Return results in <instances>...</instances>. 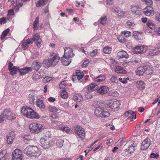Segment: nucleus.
<instances>
[{
    "instance_id": "obj_1",
    "label": "nucleus",
    "mask_w": 160,
    "mask_h": 160,
    "mask_svg": "<svg viewBox=\"0 0 160 160\" xmlns=\"http://www.w3.org/2000/svg\"><path fill=\"white\" fill-rule=\"evenodd\" d=\"M49 57V59L44 60L43 61V66L46 68L54 67L60 61L59 56L55 53L52 52Z\"/></svg>"
},
{
    "instance_id": "obj_2",
    "label": "nucleus",
    "mask_w": 160,
    "mask_h": 160,
    "mask_svg": "<svg viewBox=\"0 0 160 160\" xmlns=\"http://www.w3.org/2000/svg\"><path fill=\"white\" fill-rule=\"evenodd\" d=\"M24 154L30 157L37 158L41 154L38 148L34 146L29 145L23 151Z\"/></svg>"
},
{
    "instance_id": "obj_3",
    "label": "nucleus",
    "mask_w": 160,
    "mask_h": 160,
    "mask_svg": "<svg viewBox=\"0 0 160 160\" xmlns=\"http://www.w3.org/2000/svg\"><path fill=\"white\" fill-rule=\"evenodd\" d=\"M21 112L28 118L39 119L40 118V116L37 113L31 108L27 106L22 107L21 109Z\"/></svg>"
},
{
    "instance_id": "obj_4",
    "label": "nucleus",
    "mask_w": 160,
    "mask_h": 160,
    "mask_svg": "<svg viewBox=\"0 0 160 160\" xmlns=\"http://www.w3.org/2000/svg\"><path fill=\"white\" fill-rule=\"evenodd\" d=\"M16 116L15 113L9 109L5 108L1 112L0 123H2L6 119L13 120L15 119Z\"/></svg>"
},
{
    "instance_id": "obj_5",
    "label": "nucleus",
    "mask_w": 160,
    "mask_h": 160,
    "mask_svg": "<svg viewBox=\"0 0 160 160\" xmlns=\"http://www.w3.org/2000/svg\"><path fill=\"white\" fill-rule=\"evenodd\" d=\"M94 113L97 117L101 118H107L110 115L108 110L101 107L96 108L94 110Z\"/></svg>"
},
{
    "instance_id": "obj_6",
    "label": "nucleus",
    "mask_w": 160,
    "mask_h": 160,
    "mask_svg": "<svg viewBox=\"0 0 160 160\" xmlns=\"http://www.w3.org/2000/svg\"><path fill=\"white\" fill-rule=\"evenodd\" d=\"M29 128L31 133H38L41 132V130L43 129L44 127L39 123L33 122L30 124Z\"/></svg>"
},
{
    "instance_id": "obj_7",
    "label": "nucleus",
    "mask_w": 160,
    "mask_h": 160,
    "mask_svg": "<svg viewBox=\"0 0 160 160\" xmlns=\"http://www.w3.org/2000/svg\"><path fill=\"white\" fill-rule=\"evenodd\" d=\"M84 76L83 73L79 70H76L72 75V80L73 82H80V81Z\"/></svg>"
},
{
    "instance_id": "obj_8",
    "label": "nucleus",
    "mask_w": 160,
    "mask_h": 160,
    "mask_svg": "<svg viewBox=\"0 0 160 160\" xmlns=\"http://www.w3.org/2000/svg\"><path fill=\"white\" fill-rule=\"evenodd\" d=\"M119 102L116 100H111L106 102L104 106L106 108L111 109H116L119 107Z\"/></svg>"
},
{
    "instance_id": "obj_9",
    "label": "nucleus",
    "mask_w": 160,
    "mask_h": 160,
    "mask_svg": "<svg viewBox=\"0 0 160 160\" xmlns=\"http://www.w3.org/2000/svg\"><path fill=\"white\" fill-rule=\"evenodd\" d=\"M29 39L32 42V44L33 42H35L37 47L39 48L41 47L42 41L40 38V35L38 33L33 35L32 38Z\"/></svg>"
},
{
    "instance_id": "obj_10",
    "label": "nucleus",
    "mask_w": 160,
    "mask_h": 160,
    "mask_svg": "<svg viewBox=\"0 0 160 160\" xmlns=\"http://www.w3.org/2000/svg\"><path fill=\"white\" fill-rule=\"evenodd\" d=\"M41 146L45 149H47L52 146L53 142L49 141L44 138H41L40 140Z\"/></svg>"
},
{
    "instance_id": "obj_11",
    "label": "nucleus",
    "mask_w": 160,
    "mask_h": 160,
    "mask_svg": "<svg viewBox=\"0 0 160 160\" xmlns=\"http://www.w3.org/2000/svg\"><path fill=\"white\" fill-rule=\"evenodd\" d=\"M74 129L75 132L81 140L85 138V131L82 127L77 126L74 127Z\"/></svg>"
},
{
    "instance_id": "obj_12",
    "label": "nucleus",
    "mask_w": 160,
    "mask_h": 160,
    "mask_svg": "<svg viewBox=\"0 0 160 160\" xmlns=\"http://www.w3.org/2000/svg\"><path fill=\"white\" fill-rule=\"evenodd\" d=\"M22 152L18 149H16L12 153V160H22Z\"/></svg>"
},
{
    "instance_id": "obj_13",
    "label": "nucleus",
    "mask_w": 160,
    "mask_h": 160,
    "mask_svg": "<svg viewBox=\"0 0 160 160\" xmlns=\"http://www.w3.org/2000/svg\"><path fill=\"white\" fill-rule=\"evenodd\" d=\"M144 14L147 16L151 17L153 15L154 12L152 6H147L143 10Z\"/></svg>"
},
{
    "instance_id": "obj_14",
    "label": "nucleus",
    "mask_w": 160,
    "mask_h": 160,
    "mask_svg": "<svg viewBox=\"0 0 160 160\" xmlns=\"http://www.w3.org/2000/svg\"><path fill=\"white\" fill-rule=\"evenodd\" d=\"M147 50L146 47L143 46H136L133 49L134 53L138 54L145 52Z\"/></svg>"
},
{
    "instance_id": "obj_15",
    "label": "nucleus",
    "mask_w": 160,
    "mask_h": 160,
    "mask_svg": "<svg viewBox=\"0 0 160 160\" xmlns=\"http://www.w3.org/2000/svg\"><path fill=\"white\" fill-rule=\"evenodd\" d=\"M63 49H64L63 56L70 58L74 56V54L73 53V50L72 48L68 47H64L63 48Z\"/></svg>"
},
{
    "instance_id": "obj_16",
    "label": "nucleus",
    "mask_w": 160,
    "mask_h": 160,
    "mask_svg": "<svg viewBox=\"0 0 160 160\" xmlns=\"http://www.w3.org/2000/svg\"><path fill=\"white\" fill-rule=\"evenodd\" d=\"M151 144V141L149 138H146L142 142L141 146V150H144L148 149Z\"/></svg>"
},
{
    "instance_id": "obj_17",
    "label": "nucleus",
    "mask_w": 160,
    "mask_h": 160,
    "mask_svg": "<svg viewBox=\"0 0 160 160\" xmlns=\"http://www.w3.org/2000/svg\"><path fill=\"white\" fill-rule=\"evenodd\" d=\"M130 9L132 13L137 15H139L142 11L141 9L138 5H131Z\"/></svg>"
},
{
    "instance_id": "obj_18",
    "label": "nucleus",
    "mask_w": 160,
    "mask_h": 160,
    "mask_svg": "<svg viewBox=\"0 0 160 160\" xmlns=\"http://www.w3.org/2000/svg\"><path fill=\"white\" fill-rule=\"evenodd\" d=\"M109 90V88L108 86H102L97 89V92L101 95H103L107 93Z\"/></svg>"
},
{
    "instance_id": "obj_19",
    "label": "nucleus",
    "mask_w": 160,
    "mask_h": 160,
    "mask_svg": "<svg viewBox=\"0 0 160 160\" xmlns=\"http://www.w3.org/2000/svg\"><path fill=\"white\" fill-rule=\"evenodd\" d=\"M112 11L117 15L121 17H123L125 13V12L122 11L119 8L117 7H113L112 9Z\"/></svg>"
},
{
    "instance_id": "obj_20",
    "label": "nucleus",
    "mask_w": 160,
    "mask_h": 160,
    "mask_svg": "<svg viewBox=\"0 0 160 160\" xmlns=\"http://www.w3.org/2000/svg\"><path fill=\"white\" fill-rule=\"evenodd\" d=\"M32 67H26L21 69L19 68L18 72L19 73L20 75H22L32 71Z\"/></svg>"
},
{
    "instance_id": "obj_21",
    "label": "nucleus",
    "mask_w": 160,
    "mask_h": 160,
    "mask_svg": "<svg viewBox=\"0 0 160 160\" xmlns=\"http://www.w3.org/2000/svg\"><path fill=\"white\" fill-rule=\"evenodd\" d=\"M136 144L135 143H132L128 147V148L125 149L124 151L126 155L131 154L134 152L135 150V147Z\"/></svg>"
},
{
    "instance_id": "obj_22",
    "label": "nucleus",
    "mask_w": 160,
    "mask_h": 160,
    "mask_svg": "<svg viewBox=\"0 0 160 160\" xmlns=\"http://www.w3.org/2000/svg\"><path fill=\"white\" fill-rule=\"evenodd\" d=\"M124 115L126 117L128 118H131V121H132L133 119H136V115L135 112L131 110H129L127 111L125 113Z\"/></svg>"
},
{
    "instance_id": "obj_23",
    "label": "nucleus",
    "mask_w": 160,
    "mask_h": 160,
    "mask_svg": "<svg viewBox=\"0 0 160 160\" xmlns=\"http://www.w3.org/2000/svg\"><path fill=\"white\" fill-rule=\"evenodd\" d=\"M37 97V95L35 93H31L29 94L28 96V98L30 103L32 105H34L35 104L36 98Z\"/></svg>"
},
{
    "instance_id": "obj_24",
    "label": "nucleus",
    "mask_w": 160,
    "mask_h": 160,
    "mask_svg": "<svg viewBox=\"0 0 160 160\" xmlns=\"http://www.w3.org/2000/svg\"><path fill=\"white\" fill-rule=\"evenodd\" d=\"M160 52V50L156 47L151 49L149 52V55L150 56H154L157 55Z\"/></svg>"
},
{
    "instance_id": "obj_25",
    "label": "nucleus",
    "mask_w": 160,
    "mask_h": 160,
    "mask_svg": "<svg viewBox=\"0 0 160 160\" xmlns=\"http://www.w3.org/2000/svg\"><path fill=\"white\" fill-rule=\"evenodd\" d=\"M70 58L66 57L63 55L61 58V62L62 64L65 66L68 65L71 62V59Z\"/></svg>"
},
{
    "instance_id": "obj_26",
    "label": "nucleus",
    "mask_w": 160,
    "mask_h": 160,
    "mask_svg": "<svg viewBox=\"0 0 160 160\" xmlns=\"http://www.w3.org/2000/svg\"><path fill=\"white\" fill-rule=\"evenodd\" d=\"M146 66H141L138 67L136 73L137 75L139 76L142 75L147 69Z\"/></svg>"
},
{
    "instance_id": "obj_27",
    "label": "nucleus",
    "mask_w": 160,
    "mask_h": 160,
    "mask_svg": "<svg viewBox=\"0 0 160 160\" xmlns=\"http://www.w3.org/2000/svg\"><path fill=\"white\" fill-rule=\"evenodd\" d=\"M117 56L119 58H125L126 59L129 58V56L127 52L124 51H119L118 53Z\"/></svg>"
},
{
    "instance_id": "obj_28",
    "label": "nucleus",
    "mask_w": 160,
    "mask_h": 160,
    "mask_svg": "<svg viewBox=\"0 0 160 160\" xmlns=\"http://www.w3.org/2000/svg\"><path fill=\"white\" fill-rule=\"evenodd\" d=\"M105 75H100L98 77L94 78L93 80L95 82L99 83L103 82L106 79Z\"/></svg>"
},
{
    "instance_id": "obj_29",
    "label": "nucleus",
    "mask_w": 160,
    "mask_h": 160,
    "mask_svg": "<svg viewBox=\"0 0 160 160\" xmlns=\"http://www.w3.org/2000/svg\"><path fill=\"white\" fill-rule=\"evenodd\" d=\"M30 44H32V42L29 39H28L22 42L21 47L23 50H26L29 47Z\"/></svg>"
},
{
    "instance_id": "obj_30",
    "label": "nucleus",
    "mask_w": 160,
    "mask_h": 160,
    "mask_svg": "<svg viewBox=\"0 0 160 160\" xmlns=\"http://www.w3.org/2000/svg\"><path fill=\"white\" fill-rule=\"evenodd\" d=\"M114 70L115 72L119 74H126L127 72L122 67L117 66L115 67Z\"/></svg>"
},
{
    "instance_id": "obj_31",
    "label": "nucleus",
    "mask_w": 160,
    "mask_h": 160,
    "mask_svg": "<svg viewBox=\"0 0 160 160\" xmlns=\"http://www.w3.org/2000/svg\"><path fill=\"white\" fill-rule=\"evenodd\" d=\"M36 105L37 107L41 109H44L45 108V105L43 103V100L38 98L36 101Z\"/></svg>"
},
{
    "instance_id": "obj_32",
    "label": "nucleus",
    "mask_w": 160,
    "mask_h": 160,
    "mask_svg": "<svg viewBox=\"0 0 160 160\" xmlns=\"http://www.w3.org/2000/svg\"><path fill=\"white\" fill-rule=\"evenodd\" d=\"M145 84L143 81H140L137 82V87L139 90H142L145 88Z\"/></svg>"
},
{
    "instance_id": "obj_33",
    "label": "nucleus",
    "mask_w": 160,
    "mask_h": 160,
    "mask_svg": "<svg viewBox=\"0 0 160 160\" xmlns=\"http://www.w3.org/2000/svg\"><path fill=\"white\" fill-rule=\"evenodd\" d=\"M98 86L95 83H92L89 86L87 87V91H93L96 89H97Z\"/></svg>"
},
{
    "instance_id": "obj_34",
    "label": "nucleus",
    "mask_w": 160,
    "mask_h": 160,
    "mask_svg": "<svg viewBox=\"0 0 160 160\" xmlns=\"http://www.w3.org/2000/svg\"><path fill=\"white\" fill-rule=\"evenodd\" d=\"M82 98V96L80 93L75 94L73 95V99L76 102H80Z\"/></svg>"
},
{
    "instance_id": "obj_35",
    "label": "nucleus",
    "mask_w": 160,
    "mask_h": 160,
    "mask_svg": "<svg viewBox=\"0 0 160 160\" xmlns=\"http://www.w3.org/2000/svg\"><path fill=\"white\" fill-rule=\"evenodd\" d=\"M7 138L8 143L11 144L14 138V133L13 131L7 137Z\"/></svg>"
},
{
    "instance_id": "obj_36",
    "label": "nucleus",
    "mask_w": 160,
    "mask_h": 160,
    "mask_svg": "<svg viewBox=\"0 0 160 160\" xmlns=\"http://www.w3.org/2000/svg\"><path fill=\"white\" fill-rule=\"evenodd\" d=\"M48 0H39L36 3V6L38 7L46 4L48 2Z\"/></svg>"
},
{
    "instance_id": "obj_37",
    "label": "nucleus",
    "mask_w": 160,
    "mask_h": 160,
    "mask_svg": "<svg viewBox=\"0 0 160 160\" xmlns=\"http://www.w3.org/2000/svg\"><path fill=\"white\" fill-rule=\"evenodd\" d=\"M32 66L34 69L38 71L41 67V64L39 62L34 61L32 63Z\"/></svg>"
},
{
    "instance_id": "obj_38",
    "label": "nucleus",
    "mask_w": 160,
    "mask_h": 160,
    "mask_svg": "<svg viewBox=\"0 0 160 160\" xmlns=\"http://www.w3.org/2000/svg\"><path fill=\"white\" fill-rule=\"evenodd\" d=\"M7 152L4 150L0 152V160H6Z\"/></svg>"
},
{
    "instance_id": "obj_39",
    "label": "nucleus",
    "mask_w": 160,
    "mask_h": 160,
    "mask_svg": "<svg viewBox=\"0 0 160 160\" xmlns=\"http://www.w3.org/2000/svg\"><path fill=\"white\" fill-rule=\"evenodd\" d=\"M107 18L106 16L101 17L98 20V22L103 26H105L106 24V21Z\"/></svg>"
},
{
    "instance_id": "obj_40",
    "label": "nucleus",
    "mask_w": 160,
    "mask_h": 160,
    "mask_svg": "<svg viewBox=\"0 0 160 160\" xmlns=\"http://www.w3.org/2000/svg\"><path fill=\"white\" fill-rule=\"evenodd\" d=\"M9 71L10 72V74L12 76H13L19 71V67H15L11 69H10Z\"/></svg>"
},
{
    "instance_id": "obj_41",
    "label": "nucleus",
    "mask_w": 160,
    "mask_h": 160,
    "mask_svg": "<svg viewBox=\"0 0 160 160\" xmlns=\"http://www.w3.org/2000/svg\"><path fill=\"white\" fill-rule=\"evenodd\" d=\"M10 31V29L9 28H8L3 32L1 35V39L2 40H3L5 38L8 33Z\"/></svg>"
},
{
    "instance_id": "obj_42",
    "label": "nucleus",
    "mask_w": 160,
    "mask_h": 160,
    "mask_svg": "<svg viewBox=\"0 0 160 160\" xmlns=\"http://www.w3.org/2000/svg\"><path fill=\"white\" fill-rule=\"evenodd\" d=\"M85 96L86 98L91 99L93 98V95L92 94V91H87L85 94Z\"/></svg>"
},
{
    "instance_id": "obj_43",
    "label": "nucleus",
    "mask_w": 160,
    "mask_h": 160,
    "mask_svg": "<svg viewBox=\"0 0 160 160\" xmlns=\"http://www.w3.org/2000/svg\"><path fill=\"white\" fill-rule=\"evenodd\" d=\"M127 26L129 27L130 28L132 29L135 26L136 24L132 21H128L127 22Z\"/></svg>"
},
{
    "instance_id": "obj_44",
    "label": "nucleus",
    "mask_w": 160,
    "mask_h": 160,
    "mask_svg": "<svg viewBox=\"0 0 160 160\" xmlns=\"http://www.w3.org/2000/svg\"><path fill=\"white\" fill-rule=\"evenodd\" d=\"M103 51L105 53L110 54L111 52L112 48L109 46H106L103 48Z\"/></svg>"
},
{
    "instance_id": "obj_45",
    "label": "nucleus",
    "mask_w": 160,
    "mask_h": 160,
    "mask_svg": "<svg viewBox=\"0 0 160 160\" xmlns=\"http://www.w3.org/2000/svg\"><path fill=\"white\" fill-rule=\"evenodd\" d=\"M60 95L62 98L63 99H67L68 96L67 92L64 90L61 92Z\"/></svg>"
},
{
    "instance_id": "obj_46",
    "label": "nucleus",
    "mask_w": 160,
    "mask_h": 160,
    "mask_svg": "<svg viewBox=\"0 0 160 160\" xmlns=\"http://www.w3.org/2000/svg\"><path fill=\"white\" fill-rule=\"evenodd\" d=\"M148 26L152 29H153L155 28L154 24L150 20H148L147 23Z\"/></svg>"
},
{
    "instance_id": "obj_47",
    "label": "nucleus",
    "mask_w": 160,
    "mask_h": 160,
    "mask_svg": "<svg viewBox=\"0 0 160 160\" xmlns=\"http://www.w3.org/2000/svg\"><path fill=\"white\" fill-rule=\"evenodd\" d=\"M141 35L138 32L135 31L133 32V36L135 39L136 40H139Z\"/></svg>"
},
{
    "instance_id": "obj_48",
    "label": "nucleus",
    "mask_w": 160,
    "mask_h": 160,
    "mask_svg": "<svg viewBox=\"0 0 160 160\" xmlns=\"http://www.w3.org/2000/svg\"><path fill=\"white\" fill-rule=\"evenodd\" d=\"M63 141L62 139H59L57 141L56 144L57 146L60 148L62 147L63 145Z\"/></svg>"
},
{
    "instance_id": "obj_49",
    "label": "nucleus",
    "mask_w": 160,
    "mask_h": 160,
    "mask_svg": "<svg viewBox=\"0 0 160 160\" xmlns=\"http://www.w3.org/2000/svg\"><path fill=\"white\" fill-rule=\"evenodd\" d=\"M41 78V76L40 75H38V74L36 73H34L33 74L32 76V79L34 81H37L40 78Z\"/></svg>"
},
{
    "instance_id": "obj_50",
    "label": "nucleus",
    "mask_w": 160,
    "mask_h": 160,
    "mask_svg": "<svg viewBox=\"0 0 160 160\" xmlns=\"http://www.w3.org/2000/svg\"><path fill=\"white\" fill-rule=\"evenodd\" d=\"M49 111L51 112H56L58 111V109L56 107L54 106H49L48 107Z\"/></svg>"
},
{
    "instance_id": "obj_51",
    "label": "nucleus",
    "mask_w": 160,
    "mask_h": 160,
    "mask_svg": "<svg viewBox=\"0 0 160 160\" xmlns=\"http://www.w3.org/2000/svg\"><path fill=\"white\" fill-rule=\"evenodd\" d=\"M122 34H123L126 38L129 37L131 35L132 33L128 31H124L122 32Z\"/></svg>"
},
{
    "instance_id": "obj_52",
    "label": "nucleus",
    "mask_w": 160,
    "mask_h": 160,
    "mask_svg": "<svg viewBox=\"0 0 160 160\" xmlns=\"http://www.w3.org/2000/svg\"><path fill=\"white\" fill-rule=\"evenodd\" d=\"M89 76L88 75H86L85 76H83L82 78L81 79L80 81V82H82V83H84L85 82L88 81Z\"/></svg>"
},
{
    "instance_id": "obj_53",
    "label": "nucleus",
    "mask_w": 160,
    "mask_h": 160,
    "mask_svg": "<svg viewBox=\"0 0 160 160\" xmlns=\"http://www.w3.org/2000/svg\"><path fill=\"white\" fill-rule=\"evenodd\" d=\"M117 39L120 42L122 43H124L126 41L124 37L122 36H120L118 37Z\"/></svg>"
},
{
    "instance_id": "obj_54",
    "label": "nucleus",
    "mask_w": 160,
    "mask_h": 160,
    "mask_svg": "<svg viewBox=\"0 0 160 160\" xmlns=\"http://www.w3.org/2000/svg\"><path fill=\"white\" fill-rule=\"evenodd\" d=\"M98 53V50L97 49L93 50L92 52L90 53V55L92 57H93L95 56Z\"/></svg>"
},
{
    "instance_id": "obj_55",
    "label": "nucleus",
    "mask_w": 160,
    "mask_h": 160,
    "mask_svg": "<svg viewBox=\"0 0 160 160\" xmlns=\"http://www.w3.org/2000/svg\"><path fill=\"white\" fill-rule=\"evenodd\" d=\"M155 18L156 21L160 22V13L157 12L155 15Z\"/></svg>"
},
{
    "instance_id": "obj_56",
    "label": "nucleus",
    "mask_w": 160,
    "mask_h": 160,
    "mask_svg": "<svg viewBox=\"0 0 160 160\" xmlns=\"http://www.w3.org/2000/svg\"><path fill=\"white\" fill-rule=\"evenodd\" d=\"M117 80V77L115 76H112L110 79V82L112 83H117L116 81Z\"/></svg>"
},
{
    "instance_id": "obj_57",
    "label": "nucleus",
    "mask_w": 160,
    "mask_h": 160,
    "mask_svg": "<svg viewBox=\"0 0 160 160\" xmlns=\"http://www.w3.org/2000/svg\"><path fill=\"white\" fill-rule=\"evenodd\" d=\"M143 2L148 6H152L153 1L152 0H145Z\"/></svg>"
},
{
    "instance_id": "obj_58",
    "label": "nucleus",
    "mask_w": 160,
    "mask_h": 160,
    "mask_svg": "<svg viewBox=\"0 0 160 160\" xmlns=\"http://www.w3.org/2000/svg\"><path fill=\"white\" fill-rule=\"evenodd\" d=\"M7 22V20L6 17H3L0 18V24H3Z\"/></svg>"
},
{
    "instance_id": "obj_59",
    "label": "nucleus",
    "mask_w": 160,
    "mask_h": 160,
    "mask_svg": "<svg viewBox=\"0 0 160 160\" xmlns=\"http://www.w3.org/2000/svg\"><path fill=\"white\" fill-rule=\"evenodd\" d=\"M150 157L152 158L157 159L159 157V154L157 153H152L150 154Z\"/></svg>"
},
{
    "instance_id": "obj_60",
    "label": "nucleus",
    "mask_w": 160,
    "mask_h": 160,
    "mask_svg": "<svg viewBox=\"0 0 160 160\" xmlns=\"http://www.w3.org/2000/svg\"><path fill=\"white\" fill-rule=\"evenodd\" d=\"M89 62V61L88 59H87L85 60H84L82 64V67L83 68H86L88 66V64Z\"/></svg>"
},
{
    "instance_id": "obj_61",
    "label": "nucleus",
    "mask_w": 160,
    "mask_h": 160,
    "mask_svg": "<svg viewBox=\"0 0 160 160\" xmlns=\"http://www.w3.org/2000/svg\"><path fill=\"white\" fill-rule=\"evenodd\" d=\"M50 117L52 118V119H57L58 118V114L56 113L52 114Z\"/></svg>"
},
{
    "instance_id": "obj_62",
    "label": "nucleus",
    "mask_w": 160,
    "mask_h": 160,
    "mask_svg": "<svg viewBox=\"0 0 160 160\" xmlns=\"http://www.w3.org/2000/svg\"><path fill=\"white\" fill-rule=\"evenodd\" d=\"M66 85V83H65V81H62L61 82L60 84L59 87L60 88H64Z\"/></svg>"
},
{
    "instance_id": "obj_63",
    "label": "nucleus",
    "mask_w": 160,
    "mask_h": 160,
    "mask_svg": "<svg viewBox=\"0 0 160 160\" xmlns=\"http://www.w3.org/2000/svg\"><path fill=\"white\" fill-rule=\"evenodd\" d=\"M14 15V13L13 10H8V15L9 16H13Z\"/></svg>"
},
{
    "instance_id": "obj_64",
    "label": "nucleus",
    "mask_w": 160,
    "mask_h": 160,
    "mask_svg": "<svg viewBox=\"0 0 160 160\" xmlns=\"http://www.w3.org/2000/svg\"><path fill=\"white\" fill-rule=\"evenodd\" d=\"M38 56L39 52H35L32 55V57L33 58L35 59L38 57Z\"/></svg>"
}]
</instances>
